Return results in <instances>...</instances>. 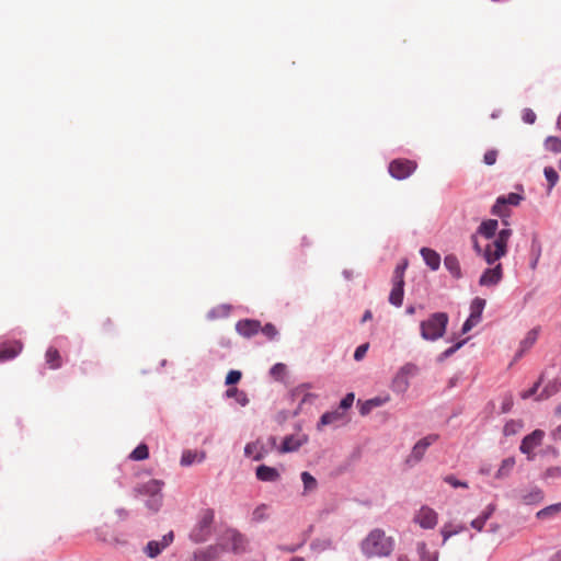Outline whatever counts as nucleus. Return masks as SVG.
I'll use <instances>...</instances> for the list:
<instances>
[{
    "instance_id": "f257e3e1",
    "label": "nucleus",
    "mask_w": 561,
    "mask_h": 561,
    "mask_svg": "<svg viewBox=\"0 0 561 561\" xmlns=\"http://www.w3.org/2000/svg\"><path fill=\"white\" fill-rule=\"evenodd\" d=\"M394 549V539L381 528H374L360 542L362 553L370 559L389 557Z\"/></svg>"
},
{
    "instance_id": "f03ea898",
    "label": "nucleus",
    "mask_w": 561,
    "mask_h": 561,
    "mask_svg": "<svg viewBox=\"0 0 561 561\" xmlns=\"http://www.w3.org/2000/svg\"><path fill=\"white\" fill-rule=\"evenodd\" d=\"M448 322V313L443 311L432 313L426 320L420 323V334L422 339L431 342L439 340L446 333Z\"/></svg>"
},
{
    "instance_id": "7ed1b4c3",
    "label": "nucleus",
    "mask_w": 561,
    "mask_h": 561,
    "mask_svg": "<svg viewBox=\"0 0 561 561\" xmlns=\"http://www.w3.org/2000/svg\"><path fill=\"white\" fill-rule=\"evenodd\" d=\"M215 519V512L213 508L203 510L195 526L190 533V539L195 543H202L209 539L213 533V523Z\"/></svg>"
},
{
    "instance_id": "20e7f679",
    "label": "nucleus",
    "mask_w": 561,
    "mask_h": 561,
    "mask_svg": "<svg viewBox=\"0 0 561 561\" xmlns=\"http://www.w3.org/2000/svg\"><path fill=\"white\" fill-rule=\"evenodd\" d=\"M416 163L409 159H394L389 163L388 171L396 180L409 178L415 170Z\"/></svg>"
},
{
    "instance_id": "39448f33",
    "label": "nucleus",
    "mask_w": 561,
    "mask_h": 561,
    "mask_svg": "<svg viewBox=\"0 0 561 561\" xmlns=\"http://www.w3.org/2000/svg\"><path fill=\"white\" fill-rule=\"evenodd\" d=\"M438 439V434H428L427 436L417 440L413 446L411 454L407 459V462L410 465L420 462L423 459L427 448L432 446L434 443H436Z\"/></svg>"
},
{
    "instance_id": "423d86ee",
    "label": "nucleus",
    "mask_w": 561,
    "mask_h": 561,
    "mask_svg": "<svg viewBox=\"0 0 561 561\" xmlns=\"http://www.w3.org/2000/svg\"><path fill=\"white\" fill-rule=\"evenodd\" d=\"M545 438V432L542 430H535L530 434L526 435L519 445V450L522 454L527 455L528 460L535 459V454L533 450L540 446Z\"/></svg>"
},
{
    "instance_id": "0eeeda50",
    "label": "nucleus",
    "mask_w": 561,
    "mask_h": 561,
    "mask_svg": "<svg viewBox=\"0 0 561 561\" xmlns=\"http://www.w3.org/2000/svg\"><path fill=\"white\" fill-rule=\"evenodd\" d=\"M174 540V533L170 530L165 535H163L161 540H150L144 548V553L154 559L157 558L164 549H167Z\"/></svg>"
},
{
    "instance_id": "6e6552de",
    "label": "nucleus",
    "mask_w": 561,
    "mask_h": 561,
    "mask_svg": "<svg viewBox=\"0 0 561 561\" xmlns=\"http://www.w3.org/2000/svg\"><path fill=\"white\" fill-rule=\"evenodd\" d=\"M423 529H433L437 525V513L427 505H423L413 518Z\"/></svg>"
},
{
    "instance_id": "1a4fd4ad",
    "label": "nucleus",
    "mask_w": 561,
    "mask_h": 561,
    "mask_svg": "<svg viewBox=\"0 0 561 561\" xmlns=\"http://www.w3.org/2000/svg\"><path fill=\"white\" fill-rule=\"evenodd\" d=\"M503 278V267L497 263L494 267L485 268L479 278V285L491 287L497 285Z\"/></svg>"
},
{
    "instance_id": "9d476101",
    "label": "nucleus",
    "mask_w": 561,
    "mask_h": 561,
    "mask_svg": "<svg viewBox=\"0 0 561 561\" xmlns=\"http://www.w3.org/2000/svg\"><path fill=\"white\" fill-rule=\"evenodd\" d=\"M270 454V448L261 439L250 442L244 447V456L251 457L253 461H261Z\"/></svg>"
},
{
    "instance_id": "9b49d317",
    "label": "nucleus",
    "mask_w": 561,
    "mask_h": 561,
    "mask_svg": "<svg viewBox=\"0 0 561 561\" xmlns=\"http://www.w3.org/2000/svg\"><path fill=\"white\" fill-rule=\"evenodd\" d=\"M261 322L254 319H242L236 323V331L243 337L250 339L260 332Z\"/></svg>"
},
{
    "instance_id": "f8f14e48",
    "label": "nucleus",
    "mask_w": 561,
    "mask_h": 561,
    "mask_svg": "<svg viewBox=\"0 0 561 561\" xmlns=\"http://www.w3.org/2000/svg\"><path fill=\"white\" fill-rule=\"evenodd\" d=\"M163 482L160 480L151 479L146 483L136 485L133 489L135 496L147 495L148 497L161 494Z\"/></svg>"
},
{
    "instance_id": "ddd939ff",
    "label": "nucleus",
    "mask_w": 561,
    "mask_h": 561,
    "mask_svg": "<svg viewBox=\"0 0 561 561\" xmlns=\"http://www.w3.org/2000/svg\"><path fill=\"white\" fill-rule=\"evenodd\" d=\"M310 387V383H301L290 391L289 397L291 401H299L298 409H301L305 403H312L317 398L316 394L306 392Z\"/></svg>"
},
{
    "instance_id": "4468645a",
    "label": "nucleus",
    "mask_w": 561,
    "mask_h": 561,
    "mask_svg": "<svg viewBox=\"0 0 561 561\" xmlns=\"http://www.w3.org/2000/svg\"><path fill=\"white\" fill-rule=\"evenodd\" d=\"M389 401H390V396L383 394V396L374 397L366 401L358 400L357 404H358V410H359L360 415L365 416V415H368L375 408L382 407L386 403H388Z\"/></svg>"
},
{
    "instance_id": "2eb2a0df",
    "label": "nucleus",
    "mask_w": 561,
    "mask_h": 561,
    "mask_svg": "<svg viewBox=\"0 0 561 561\" xmlns=\"http://www.w3.org/2000/svg\"><path fill=\"white\" fill-rule=\"evenodd\" d=\"M225 539L228 540L231 545L230 550L236 553L240 554L245 551V538L244 536L239 533L236 529H229L225 534Z\"/></svg>"
},
{
    "instance_id": "dca6fc26",
    "label": "nucleus",
    "mask_w": 561,
    "mask_h": 561,
    "mask_svg": "<svg viewBox=\"0 0 561 561\" xmlns=\"http://www.w3.org/2000/svg\"><path fill=\"white\" fill-rule=\"evenodd\" d=\"M255 478L261 482H277L280 479V473L274 467L260 465L255 468Z\"/></svg>"
},
{
    "instance_id": "f3484780",
    "label": "nucleus",
    "mask_w": 561,
    "mask_h": 561,
    "mask_svg": "<svg viewBox=\"0 0 561 561\" xmlns=\"http://www.w3.org/2000/svg\"><path fill=\"white\" fill-rule=\"evenodd\" d=\"M307 442V437L304 436H295L288 435L284 438L280 445V453H293L298 450L305 443Z\"/></svg>"
},
{
    "instance_id": "a211bd4d",
    "label": "nucleus",
    "mask_w": 561,
    "mask_h": 561,
    "mask_svg": "<svg viewBox=\"0 0 561 561\" xmlns=\"http://www.w3.org/2000/svg\"><path fill=\"white\" fill-rule=\"evenodd\" d=\"M420 254L421 256L423 257L425 264L432 270V271H437L440 266V262H442V259H440V255L438 252H436L435 250L433 249H430V248H422L420 250Z\"/></svg>"
},
{
    "instance_id": "6ab92c4d",
    "label": "nucleus",
    "mask_w": 561,
    "mask_h": 561,
    "mask_svg": "<svg viewBox=\"0 0 561 561\" xmlns=\"http://www.w3.org/2000/svg\"><path fill=\"white\" fill-rule=\"evenodd\" d=\"M219 556V546L211 545L194 552L192 561H214Z\"/></svg>"
},
{
    "instance_id": "aec40b11",
    "label": "nucleus",
    "mask_w": 561,
    "mask_h": 561,
    "mask_svg": "<svg viewBox=\"0 0 561 561\" xmlns=\"http://www.w3.org/2000/svg\"><path fill=\"white\" fill-rule=\"evenodd\" d=\"M444 266L455 279L462 277V271L458 257L450 253L444 257Z\"/></svg>"
},
{
    "instance_id": "412c9836",
    "label": "nucleus",
    "mask_w": 561,
    "mask_h": 561,
    "mask_svg": "<svg viewBox=\"0 0 561 561\" xmlns=\"http://www.w3.org/2000/svg\"><path fill=\"white\" fill-rule=\"evenodd\" d=\"M561 390V379L560 378H553L552 380L548 381L541 392L537 396V401L546 400L554 394H557Z\"/></svg>"
},
{
    "instance_id": "4be33fe9",
    "label": "nucleus",
    "mask_w": 561,
    "mask_h": 561,
    "mask_svg": "<svg viewBox=\"0 0 561 561\" xmlns=\"http://www.w3.org/2000/svg\"><path fill=\"white\" fill-rule=\"evenodd\" d=\"M496 506L493 503H490L481 514L471 522V527L478 531H481L486 523V520L493 515Z\"/></svg>"
},
{
    "instance_id": "5701e85b",
    "label": "nucleus",
    "mask_w": 561,
    "mask_h": 561,
    "mask_svg": "<svg viewBox=\"0 0 561 561\" xmlns=\"http://www.w3.org/2000/svg\"><path fill=\"white\" fill-rule=\"evenodd\" d=\"M499 222L496 219H486L481 222L478 227L477 233L483 236L486 239H491L495 236Z\"/></svg>"
},
{
    "instance_id": "b1692460",
    "label": "nucleus",
    "mask_w": 561,
    "mask_h": 561,
    "mask_svg": "<svg viewBox=\"0 0 561 561\" xmlns=\"http://www.w3.org/2000/svg\"><path fill=\"white\" fill-rule=\"evenodd\" d=\"M22 351V343L15 341L9 346L0 348V362H7L16 357Z\"/></svg>"
},
{
    "instance_id": "393cba45",
    "label": "nucleus",
    "mask_w": 561,
    "mask_h": 561,
    "mask_svg": "<svg viewBox=\"0 0 561 561\" xmlns=\"http://www.w3.org/2000/svg\"><path fill=\"white\" fill-rule=\"evenodd\" d=\"M410 387V380L407 379L405 376L401 375V373L397 371L392 381H391V390L398 394H403Z\"/></svg>"
},
{
    "instance_id": "a878e982",
    "label": "nucleus",
    "mask_w": 561,
    "mask_h": 561,
    "mask_svg": "<svg viewBox=\"0 0 561 561\" xmlns=\"http://www.w3.org/2000/svg\"><path fill=\"white\" fill-rule=\"evenodd\" d=\"M404 297V284H392L389 302L394 307H401Z\"/></svg>"
},
{
    "instance_id": "bb28decb",
    "label": "nucleus",
    "mask_w": 561,
    "mask_h": 561,
    "mask_svg": "<svg viewBox=\"0 0 561 561\" xmlns=\"http://www.w3.org/2000/svg\"><path fill=\"white\" fill-rule=\"evenodd\" d=\"M226 398H234L241 407H247L250 402L248 394L236 387H230L225 392Z\"/></svg>"
},
{
    "instance_id": "cd10ccee",
    "label": "nucleus",
    "mask_w": 561,
    "mask_h": 561,
    "mask_svg": "<svg viewBox=\"0 0 561 561\" xmlns=\"http://www.w3.org/2000/svg\"><path fill=\"white\" fill-rule=\"evenodd\" d=\"M45 359L51 369H58L61 367V357L59 351L53 346L48 347L46 351Z\"/></svg>"
},
{
    "instance_id": "c85d7f7f",
    "label": "nucleus",
    "mask_w": 561,
    "mask_h": 561,
    "mask_svg": "<svg viewBox=\"0 0 561 561\" xmlns=\"http://www.w3.org/2000/svg\"><path fill=\"white\" fill-rule=\"evenodd\" d=\"M515 466V458L514 457H507L502 460L500 468L497 469L495 473L496 479H504L508 477Z\"/></svg>"
},
{
    "instance_id": "c756f323",
    "label": "nucleus",
    "mask_w": 561,
    "mask_h": 561,
    "mask_svg": "<svg viewBox=\"0 0 561 561\" xmlns=\"http://www.w3.org/2000/svg\"><path fill=\"white\" fill-rule=\"evenodd\" d=\"M545 497V494L541 489L538 486H534L530 491L523 495V501L527 505L537 504L541 502Z\"/></svg>"
},
{
    "instance_id": "7c9ffc66",
    "label": "nucleus",
    "mask_w": 561,
    "mask_h": 561,
    "mask_svg": "<svg viewBox=\"0 0 561 561\" xmlns=\"http://www.w3.org/2000/svg\"><path fill=\"white\" fill-rule=\"evenodd\" d=\"M468 340H469V337L460 340V341L454 343L450 347L446 348L444 352H442L437 356V358H436L437 363H443L447 358L451 357L458 350H460L468 342Z\"/></svg>"
},
{
    "instance_id": "2f4dec72",
    "label": "nucleus",
    "mask_w": 561,
    "mask_h": 561,
    "mask_svg": "<svg viewBox=\"0 0 561 561\" xmlns=\"http://www.w3.org/2000/svg\"><path fill=\"white\" fill-rule=\"evenodd\" d=\"M343 412L341 410L325 412L321 415L318 426L330 425L343 419Z\"/></svg>"
},
{
    "instance_id": "473e14b6",
    "label": "nucleus",
    "mask_w": 561,
    "mask_h": 561,
    "mask_svg": "<svg viewBox=\"0 0 561 561\" xmlns=\"http://www.w3.org/2000/svg\"><path fill=\"white\" fill-rule=\"evenodd\" d=\"M196 451L193 450H184L180 460L181 466L187 467L192 466L195 462H202L205 458L204 454H201L199 458Z\"/></svg>"
},
{
    "instance_id": "72a5a7b5",
    "label": "nucleus",
    "mask_w": 561,
    "mask_h": 561,
    "mask_svg": "<svg viewBox=\"0 0 561 561\" xmlns=\"http://www.w3.org/2000/svg\"><path fill=\"white\" fill-rule=\"evenodd\" d=\"M304 484V494L312 492L318 488L317 479L308 471H302L300 474Z\"/></svg>"
},
{
    "instance_id": "f704fd0d",
    "label": "nucleus",
    "mask_w": 561,
    "mask_h": 561,
    "mask_svg": "<svg viewBox=\"0 0 561 561\" xmlns=\"http://www.w3.org/2000/svg\"><path fill=\"white\" fill-rule=\"evenodd\" d=\"M543 175L548 182L547 193L550 194L559 181V174L552 167H545Z\"/></svg>"
},
{
    "instance_id": "c9c22d12",
    "label": "nucleus",
    "mask_w": 561,
    "mask_h": 561,
    "mask_svg": "<svg viewBox=\"0 0 561 561\" xmlns=\"http://www.w3.org/2000/svg\"><path fill=\"white\" fill-rule=\"evenodd\" d=\"M561 512V502L549 505L537 512L538 519H548Z\"/></svg>"
},
{
    "instance_id": "e433bc0d",
    "label": "nucleus",
    "mask_w": 561,
    "mask_h": 561,
    "mask_svg": "<svg viewBox=\"0 0 561 561\" xmlns=\"http://www.w3.org/2000/svg\"><path fill=\"white\" fill-rule=\"evenodd\" d=\"M540 328H534L527 332L526 336L520 341L519 345L523 350H529L538 339Z\"/></svg>"
},
{
    "instance_id": "4c0bfd02",
    "label": "nucleus",
    "mask_w": 561,
    "mask_h": 561,
    "mask_svg": "<svg viewBox=\"0 0 561 561\" xmlns=\"http://www.w3.org/2000/svg\"><path fill=\"white\" fill-rule=\"evenodd\" d=\"M420 561H438L437 552H431L425 542L417 543Z\"/></svg>"
},
{
    "instance_id": "58836bf2",
    "label": "nucleus",
    "mask_w": 561,
    "mask_h": 561,
    "mask_svg": "<svg viewBox=\"0 0 561 561\" xmlns=\"http://www.w3.org/2000/svg\"><path fill=\"white\" fill-rule=\"evenodd\" d=\"M523 196L517 193H508L506 195L499 196V204H504L506 206H518L523 201Z\"/></svg>"
},
{
    "instance_id": "ea45409f",
    "label": "nucleus",
    "mask_w": 561,
    "mask_h": 561,
    "mask_svg": "<svg viewBox=\"0 0 561 561\" xmlns=\"http://www.w3.org/2000/svg\"><path fill=\"white\" fill-rule=\"evenodd\" d=\"M408 267V261L403 260L401 263H399L392 275V284H404V273Z\"/></svg>"
},
{
    "instance_id": "a19ab883",
    "label": "nucleus",
    "mask_w": 561,
    "mask_h": 561,
    "mask_svg": "<svg viewBox=\"0 0 561 561\" xmlns=\"http://www.w3.org/2000/svg\"><path fill=\"white\" fill-rule=\"evenodd\" d=\"M545 149L553 153H561V138L548 136L543 142Z\"/></svg>"
},
{
    "instance_id": "79ce46f5",
    "label": "nucleus",
    "mask_w": 561,
    "mask_h": 561,
    "mask_svg": "<svg viewBox=\"0 0 561 561\" xmlns=\"http://www.w3.org/2000/svg\"><path fill=\"white\" fill-rule=\"evenodd\" d=\"M149 457V448L146 444H139L129 455L133 460H145Z\"/></svg>"
},
{
    "instance_id": "37998d69",
    "label": "nucleus",
    "mask_w": 561,
    "mask_h": 561,
    "mask_svg": "<svg viewBox=\"0 0 561 561\" xmlns=\"http://www.w3.org/2000/svg\"><path fill=\"white\" fill-rule=\"evenodd\" d=\"M486 305L485 299L476 297L470 305V314L479 317L482 319V312Z\"/></svg>"
},
{
    "instance_id": "c03bdc74",
    "label": "nucleus",
    "mask_w": 561,
    "mask_h": 561,
    "mask_svg": "<svg viewBox=\"0 0 561 561\" xmlns=\"http://www.w3.org/2000/svg\"><path fill=\"white\" fill-rule=\"evenodd\" d=\"M491 245L495 248V259H501L506 255L507 241H505L504 239H501L500 237L496 236V239L493 241Z\"/></svg>"
},
{
    "instance_id": "a18cd8bd",
    "label": "nucleus",
    "mask_w": 561,
    "mask_h": 561,
    "mask_svg": "<svg viewBox=\"0 0 561 561\" xmlns=\"http://www.w3.org/2000/svg\"><path fill=\"white\" fill-rule=\"evenodd\" d=\"M463 529H465L463 526L454 527L451 524L444 525L443 528L440 529V534L443 536V541L445 542L451 536L461 533Z\"/></svg>"
},
{
    "instance_id": "49530a36",
    "label": "nucleus",
    "mask_w": 561,
    "mask_h": 561,
    "mask_svg": "<svg viewBox=\"0 0 561 561\" xmlns=\"http://www.w3.org/2000/svg\"><path fill=\"white\" fill-rule=\"evenodd\" d=\"M491 214L501 218L510 216L508 210L506 209L504 204H499V197L496 198L494 205L491 208ZM504 225H508V222L502 219Z\"/></svg>"
},
{
    "instance_id": "de8ad7c7",
    "label": "nucleus",
    "mask_w": 561,
    "mask_h": 561,
    "mask_svg": "<svg viewBox=\"0 0 561 561\" xmlns=\"http://www.w3.org/2000/svg\"><path fill=\"white\" fill-rule=\"evenodd\" d=\"M419 367L413 363H407L398 370L401 375L405 376L407 379L415 377L419 374Z\"/></svg>"
},
{
    "instance_id": "09e8293b",
    "label": "nucleus",
    "mask_w": 561,
    "mask_h": 561,
    "mask_svg": "<svg viewBox=\"0 0 561 561\" xmlns=\"http://www.w3.org/2000/svg\"><path fill=\"white\" fill-rule=\"evenodd\" d=\"M260 332H262L270 341L277 340L278 330L273 323H266L265 325H261Z\"/></svg>"
},
{
    "instance_id": "8fccbe9b",
    "label": "nucleus",
    "mask_w": 561,
    "mask_h": 561,
    "mask_svg": "<svg viewBox=\"0 0 561 561\" xmlns=\"http://www.w3.org/2000/svg\"><path fill=\"white\" fill-rule=\"evenodd\" d=\"M481 321V318L469 314V317L465 320L461 327V334L468 333L473 327H476Z\"/></svg>"
},
{
    "instance_id": "3c124183",
    "label": "nucleus",
    "mask_w": 561,
    "mask_h": 561,
    "mask_svg": "<svg viewBox=\"0 0 561 561\" xmlns=\"http://www.w3.org/2000/svg\"><path fill=\"white\" fill-rule=\"evenodd\" d=\"M242 378V373L240 370L231 369L225 379L226 386H234L237 385Z\"/></svg>"
},
{
    "instance_id": "603ef678",
    "label": "nucleus",
    "mask_w": 561,
    "mask_h": 561,
    "mask_svg": "<svg viewBox=\"0 0 561 561\" xmlns=\"http://www.w3.org/2000/svg\"><path fill=\"white\" fill-rule=\"evenodd\" d=\"M266 510H267L266 504H260L259 506H256L252 513V519L254 522H263V520L267 519V515L265 513Z\"/></svg>"
},
{
    "instance_id": "864d4df0",
    "label": "nucleus",
    "mask_w": 561,
    "mask_h": 561,
    "mask_svg": "<svg viewBox=\"0 0 561 561\" xmlns=\"http://www.w3.org/2000/svg\"><path fill=\"white\" fill-rule=\"evenodd\" d=\"M161 504H162L161 494L151 496L146 501V506L152 512H158L159 508L161 507Z\"/></svg>"
},
{
    "instance_id": "5fc2aeb1",
    "label": "nucleus",
    "mask_w": 561,
    "mask_h": 561,
    "mask_svg": "<svg viewBox=\"0 0 561 561\" xmlns=\"http://www.w3.org/2000/svg\"><path fill=\"white\" fill-rule=\"evenodd\" d=\"M444 481L455 489H457V488L468 489V486H469L466 481L458 480L454 474L445 476Z\"/></svg>"
},
{
    "instance_id": "6e6d98bb",
    "label": "nucleus",
    "mask_w": 561,
    "mask_h": 561,
    "mask_svg": "<svg viewBox=\"0 0 561 561\" xmlns=\"http://www.w3.org/2000/svg\"><path fill=\"white\" fill-rule=\"evenodd\" d=\"M355 396L353 392H348L344 396V398L340 401L339 410L343 413L348 410L354 403Z\"/></svg>"
},
{
    "instance_id": "4d7b16f0",
    "label": "nucleus",
    "mask_w": 561,
    "mask_h": 561,
    "mask_svg": "<svg viewBox=\"0 0 561 561\" xmlns=\"http://www.w3.org/2000/svg\"><path fill=\"white\" fill-rule=\"evenodd\" d=\"M285 373H286V365L283 363H276L270 369L271 376L274 377L275 379H280Z\"/></svg>"
},
{
    "instance_id": "13d9d810",
    "label": "nucleus",
    "mask_w": 561,
    "mask_h": 561,
    "mask_svg": "<svg viewBox=\"0 0 561 561\" xmlns=\"http://www.w3.org/2000/svg\"><path fill=\"white\" fill-rule=\"evenodd\" d=\"M542 382H543V374L540 375L539 379L533 385L531 388H529L527 391L522 393V398L528 399V398L535 396Z\"/></svg>"
},
{
    "instance_id": "bf43d9fd",
    "label": "nucleus",
    "mask_w": 561,
    "mask_h": 561,
    "mask_svg": "<svg viewBox=\"0 0 561 561\" xmlns=\"http://www.w3.org/2000/svg\"><path fill=\"white\" fill-rule=\"evenodd\" d=\"M489 265L494 264L499 259H495V251H492V245L488 244L481 254Z\"/></svg>"
},
{
    "instance_id": "052dcab7",
    "label": "nucleus",
    "mask_w": 561,
    "mask_h": 561,
    "mask_svg": "<svg viewBox=\"0 0 561 561\" xmlns=\"http://www.w3.org/2000/svg\"><path fill=\"white\" fill-rule=\"evenodd\" d=\"M330 546H331V541L330 540H319V539H316V540H313L311 542L310 548L312 550L321 552V551H324L328 548H330Z\"/></svg>"
},
{
    "instance_id": "680f3d73",
    "label": "nucleus",
    "mask_w": 561,
    "mask_h": 561,
    "mask_svg": "<svg viewBox=\"0 0 561 561\" xmlns=\"http://www.w3.org/2000/svg\"><path fill=\"white\" fill-rule=\"evenodd\" d=\"M561 478V467H549L543 473V479H559Z\"/></svg>"
},
{
    "instance_id": "e2e57ef3",
    "label": "nucleus",
    "mask_w": 561,
    "mask_h": 561,
    "mask_svg": "<svg viewBox=\"0 0 561 561\" xmlns=\"http://www.w3.org/2000/svg\"><path fill=\"white\" fill-rule=\"evenodd\" d=\"M368 348H369V344L368 343H364V344H360L359 346H357L355 352H354V359L356 362L362 360L365 357Z\"/></svg>"
},
{
    "instance_id": "0e129e2a",
    "label": "nucleus",
    "mask_w": 561,
    "mask_h": 561,
    "mask_svg": "<svg viewBox=\"0 0 561 561\" xmlns=\"http://www.w3.org/2000/svg\"><path fill=\"white\" fill-rule=\"evenodd\" d=\"M522 118L524 123L531 125L536 122L537 116L531 108H524Z\"/></svg>"
},
{
    "instance_id": "69168bd1",
    "label": "nucleus",
    "mask_w": 561,
    "mask_h": 561,
    "mask_svg": "<svg viewBox=\"0 0 561 561\" xmlns=\"http://www.w3.org/2000/svg\"><path fill=\"white\" fill-rule=\"evenodd\" d=\"M520 425L515 422V421H508L506 422V424L504 425V435L505 436H511V435H514L516 432H517V427H519Z\"/></svg>"
},
{
    "instance_id": "338daca9",
    "label": "nucleus",
    "mask_w": 561,
    "mask_h": 561,
    "mask_svg": "<svg viewBox=\"0 0 561 561\" xmlns=\"http://www.w3.org/2000/svg\"><path fill=\"white\" fill-rule=\"evenodd\" d=\"M496 158H497V151H496V150H494V149H491V150H488V151L484 153L483 162H484L486 165H493V164L496 162Z\"/></svg>"
},
{
    "instance_id": "774afa93",
    "label": "nucleus",
    "mask_w": 561,
    "mask_h": 561,
    "mask_svg": "<svg viewBox=\"0 0 561 561\" xmlns=\"http://www.w3.org/2000/svg\"><path fill=\"white\" fill-rule=\"evenodd\" d=\"M512 233H513L512 229L505 228V229L500 230L496 236L508 242L510 238L512 237Z\"/></svg>"
}]
</instances>
